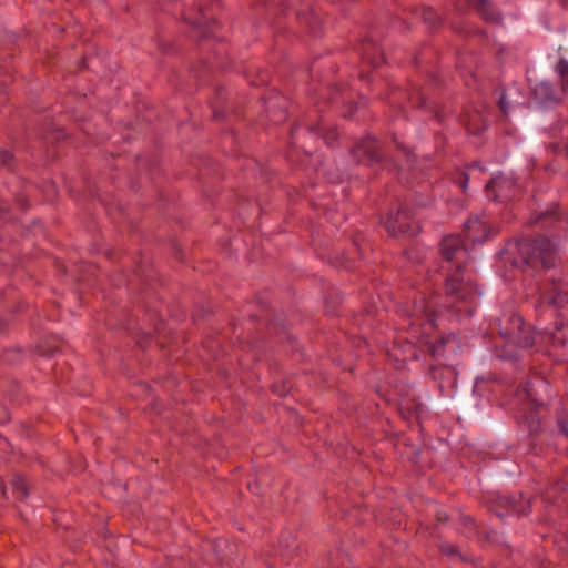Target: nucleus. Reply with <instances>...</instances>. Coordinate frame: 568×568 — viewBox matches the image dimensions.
I'll return each instance as SVG.
<instances>
[{"label": "nucleus", "instance_id": "1", "mask_svg": "<svg viewBox=\"0 0 568 568\" xmlns=\"http://www.w3.org/2000/svg\"><path fill=\"white\" fill-rule=\"evenodd\" d=\"M443 257L450 264L446 280V291L449 295H457L459 300H467L471 293L470 277L462 273L463 265L468 262V251L459 236H445L440 244Z\"/></svg>", "mask_w": 568, "mask_h": 568}, {"label": "nucleus", "instance_id": "2", "mask_svg": "<svg viewBox=\"0 0 568 568\" xmlns=\"http://www.w3.org/2000/svg\"><path fill=\"white\" fill-rule=\"evenodd\" d=\"M508 251L518 257L513 258V265L524 272L536 270L539 265L548 268L556 264L557 250L547 239L521 240L508 247Z\"/></svg>", "mask_w": 568, "mask_h": 568}, {"label": "nucleus", "instance_id": "3", "mask_svg": "<svg viewBox=\"0 0 568 568\" xmlns=\"http://www.w3.org/2000/svg\"><path fill=\"white\" fill-rule=\"evenodd\" d=\"M500 335L507 343L517 344L523 348L532 346L535 342L531 328L517 315L510 317L507 327L500 328Z\"/></svg>", "mask_w": 568, "mask_h": 568}, {"label": "nucleus", "instance_id": "4", "mask_svg": "<svg viewBox=\"0 0 568 568\" xmlns=\"http://www.w3.org/2000/svg\"><path fill=\"white\" fill-rule=\"evenodd\" d=\"M549 287L541 294V302L555 308L568 310V282L550 280Z\"/></svg>", "mask_w": 568, "mask_h": 568}, {"label": "nucleus", "instance_id": "5", "mask_svg": "<svg viewBox=\"0 0 568 568\" xmlns=\"http://www.w3.org/2000/svg\"><path fill=\"white\" fill-rule=\"evenodd\" d=\"M515 181L503 174L494 176L487 184V195L495 200H507L510 197Z\"/></svg>", "mask_w": 568, "mask_h": 568}, {"label": "nucleus", "instance_id": "6", "mask_svg": "<svg viewBox=\"0 0 568 568\" xmlns=\"http://www.w3.org/2000/svg\"><path fill=\"white\" fill-rule=\"evenodd\" d=\"M532 94L535 99L541 103H552L557 102L561 99V95L565 91H561L560 89H556L551 85L548 81H540L534 85H531Z\"/></svg>", "mask_w": 568, "mask_h": 568}, {"label": "nucleus", "instance_id": "7", "mask_svg": "<svg viewBox=\"0 0 568 568\" xmlns=\"http://www.w3.org/2000/svg\"><path fill=\"white\" fill-rule=\"evenodd\" d=\"M410 217L407 210L398 211L396 214H390L386 221V229L393 234L404 233L408 235L415 234V230H412L407 224V220Z\"/></svg>", "mask_w": 568, "mask_h": 568}, {"label": "nucleus", "instance_id": "8", "mask_svg": "<svg viewBox=\"0 0 568 568\" xmlns=\"http://www.w3.org/2000/svg\"><path fill=\"white\" fill-rule=\"evenodd\" d=\"M354 156L356 160L362 161V156L367 158L368 162L377 161V144L373 140L362 141L356 148L353 150Z\"/></svg>", "mask_w": 568, "mask_h": 568}, {"label": "nucleus", "instance_id": "9", "mask_svg": "<svg viewBox=\"0 0 568 568\" xmlns=\"http://www.w3.org/2000/svg\"><path fill=\"white\" fill-rule=\"evenodd\" d=\"M468 3H475L478 12L481 17L493 23H498L500 21L499 11L487 0H466Z\"/></svg>", "mask_w": 568, "mask_h": 568}, {"label": "nucleus", "instance_id": "10", "mask_svg": "<svg viewBox=\"0 0 568 568\" xmlns=\"http://www.w3.org/2000/svg\"><path fill=\"white\" fill-rule=\"evenodd\" d=\"M412 316L416 322H425L434 326L433 311L424 300L415 302Z\"/></svg>", "mask_w": 568, "mask_h": 568}, {"label": "nucleus", "instance_id": "11", "mask_svg": "<svg viewBox=\"0 0 568 568\" xmlns=\"http://www.w3.org/2000/svg\"><path fill=\"white\" fill-rule=\"evenodd\" d=\"M485 231V225L479 219L469 220L465 223L466 236L473 243H481L486 237H479L476 235L477 232Z\"/></svg>", "mask_w": 568, "mask_h": 568}, {"label": "nucleus", "instance_id": "12", "mask_svg": "<svg viewBox=\"0 0 568 568\" xmlns=\"http://www.w3.org/2000/svg\"><path fill=\"white\" fill-rule=\"evenodd\" d=\"M500 503L519 515L527 513L525 501L521 496H505L500 499Z\"/></svg>", "mask_w": 568, "mask_h": 568}, {"label": "nucleus", "instance_id": "13", "mask_svg": "<svg viewBox=\"0 0 568 568\" xmlns=\"http://www.w3.org/2000/svg\"><path fill=\"white\" fill-rule=\"evenodd\" d=\"M550 339L555 345L565 346L568 342V324L561 323L549 332Z\"/></svg>", "mask_w": 568, "mask_h": 568}, {"label": "nucleus", "instance_id": "14", "mask_svg": "<svg viewBox=\"0 0 568 568\" xmlns=\"http://www.w3.org/2000/svg\"><path fill=\"white\" fill-rule=\"evenodd\" d=\"M10 485L18 500H23L24 498L28 497V485L23 477L19 475L13 476Z\"/></svg>", "mask_w": 568, "mask_h": 568}, {"label": "nucleus", "instance_id": "15", "mask_svg": "<svg viewBox=\"0 0 568 568\" xmlns=\"http://www.w3.org/2000/svg\"><path fill=\"white\" fill-rule=\"evenodd\" d=\"M556 72L562 79L561 91H566L568 87V61L561 59L556 65Z\"/></svg>", "mask_w": 568, "mask_h": 568}, {"label": "nucleus", "instance_id": "16", "mask_svg": "<svg viewBox=\"0 0 568 568\" xmlns=\"http://www.w3.org/2000/svg\"><path fill=\"white\" fill-rule=\"evenodd\" d=\"M191 23L200 30V37L202 38H206L209 37V28H207V20L206 18L201 14L200 18H197L196 20L194 21H191Z\"/></svg>", "mask_w": 568, "mask_h": 568}, {"label": "nucleus", "instance_id": "17", "mask_svg": "<svg viewBox=\"0 0 568 568\" xmlns=\"http://www.w3.org/2000/svg\"><path fill=\"white\" fill-rule=\"evenodd\" d=\"M318 131L323 135V138L326 141V143H328V144L336 138L335 132L333 130L328 129V128L321 126L318 129Z\"/></svg>", "mask_w": 568, "mask_h": 568}, {"label": "nucleus", "instance_id": "18", "mask_svg": "<svg viewBox=\"0 0 568 568\" xmlns=\"http://www.w3.org/2000/svg\"><path fill=\"white\" fill-rule=\"evenodd\" d=\"M477 122H478L477 115L475 118H470L469 121L467 122V130L470 133L477 134L480 131V128L478 126Z\"/></svg>", "mask_w": 568, "mask_h": 568}, {"label": "nucleus", "instance_id": "19", "mask_svg": "<svg viewBox=\"0 0 568 568\" xmlns=\"http://www.w3.org/2000/svg\"><path fill=\"white\" fill-rule=\"evenodd\" d=\"M11 160H12V155L10 152H8L6 150L0 151V165L9 166Z\"/></svg>", "mask_w": 568, "mask_h": 568}, {"label": "nucleus", "instance_id": "20", "mask_svg": "<svg viewBox=\"0 0 568 568\" xmlns=\"http://www.w3.org/2000/svg\"><path fill=\"white\" fill-rule=\"evenodd\" d=\"M450 337L442 338L440 343L433 347V354L436 356L443 355L442 347L446 342H449Z\"/></svg>", "mask_w": 568, "mask_h": 568}, {"label": "nucleus", "instance_id": "21", "mask_svg": "<svg viewBox=\"0 0 568 568\" xmlns=\"http://www.w3.org/2000/svg\"><path fill=\"white\" fill-rule=\"evenodd\" d=\"M500 109L505 114L508 112V94H503L499 99Z\"/></svg>", "mask_w": 568, "mask_h": 568}, {"label": "nucleus", "instance_id": "22", "mask_svg": "<svg viewBox=\"0 0 568 568\" xmlns=\"http://www.w3.org/2000/svg\"><path fill=\"white\" fill-rule=\"evenodd\" d=\"M559 427H560V432L565 436H568V418L567 419H560L559 420Z\"/></svg>", "mask_w": 568, "mask_h": 568}, {"label": "nucleus", "instance_id": "23", "mask_svg": "<svg viewBox=\"0 0 568 568\" xmlns=\"http://www.w3.org/2000/svg\"><path fill=\"white\" fill-rule=\"evenodd\" d=\"M535 388H536L535 384H527L524 390L526 392L528 397L532 398V396L535 394Z\"/></svg>", "mask_w": 568, "mask_h": 568}, {"label": "nucleus", "instance_id": "24", "mask_svg": "<svg viewBox=\"0 0 568 568\" xmlns=\"http://www.w3.org/2000/svg\"><path fill=\"white\" fill-rule=\"evenodd\" d=\"M443 550H444L445 552H447L448 555H453V554L455 552L454 547H453V546H449V545H445V546H443Z\"/></svg>", "mask_w": 568, "mask_h": 568}, {"label": "nucleus", "instance_id": "25", "mask_svg": "<svg viewBox=\"0 0 568 568\" xmlns=\"http://www.w3.org/2000/svg\"><path fill=\"white\" fill-rule=\"evenodd\" d=\"M467 182H468V176L464 175L463 176V181H462V187H463L464 191H466Z\"/></svg>", "mask_w": 568, "mask_h": 568}, {"label": "nucleus", "instance_id": "26", "mask_svg": "<svg viewBox=\"0 0 568 568\" xmlns=\"http://www.w3.org/2000/svg\"><path fill=\"white\" fill-rule=\"evenodd\" d=\"M0 491L3 496L6 495V487L3 486V484L1 481H0Z\"/></svg>", "mask_w": 568, "mask_h": 568}, {"label": "nucleus", "instance_id": "27", "mask_svg": "<svg viewBox=\"0 0 568 568\" xmlns=\"http://www.w3.org/2000/svg\"><path fill=\"white\" fill-rule=\"evenodd\" d=\"M537 384H538L539 386H546V383H545L542 379H538V381H537Z\"/></svg>", "mask_w": 568, "mask_h": 568}, {"label": "nucleus", "instance_id": "28", "mask_svg": "<svg viewBox=\"0 0 568 568\" xmlns=\"http://www.w3.org/2000/svg\"><path fill=\"white\" fill-rule=\"evenodd\" d=\"M503 356H505V357H510V355H508L507 353H505V354H499V357H503Z\"/></svg>", "mask_w": 568, "mask_h": 568}]
</instances>
